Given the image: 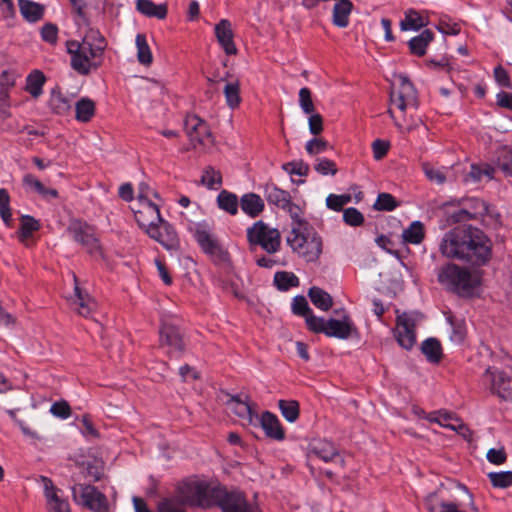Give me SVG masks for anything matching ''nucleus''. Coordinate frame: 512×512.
<instances>
[{
  "instance_id": "32",
  "label": "nucleus",
  "mask_w": 512,
  "mask_h": 512,
  "mask_svg": "<svg viewBox=\"0 0 512 512\" xmlns=\"http://www.w3.org/2000/svg\"><path fill=\"white\" fill-rule=\"evenodd\" d=\"M428 20L425 16L421 15L419 12L410 9L405 12V17L400 23L401 30L409 31V30H419L420 28L426 26Z\"/></svg>"
},
{
  "instance_id": "23",
  "label": "nucleus",
  "mask_w": 512,
  "mask_h": 512,
  "mask_svg": "<svg viewBox=\"0 0 512 512\" xmlns=\"http://www.w3.org/2000/svg\"><path fill=\"white\" fill-rule=\"evenodd\" d=\"M75 281L74 296L71 298V305L82 316L88 317L96 308V302L84 292L77 284V278L73 275Z\"/></svg>"
},
{
  "instance_id": "26",
  "label": "nucleus",
  "mask_w": 512,
  "mask_h": 512,
  "mask_svg": "<svg viewBox=\"0 0 512 512\" xmlns=\"http://www.w3.org/2000/svg\"><path fill=\"white\" fill-rule=\"evenodd\" d=\"M240 206L245 214L257 217L264 209V202L259 195L248 193L242 196Z\"/></svg>"
},
{
  "instance_id": "51",
  "label": "nucleus",
  "mask_w": 512,
  "mask_h": 512,
  "mask_svg": "<svg viewBox=\"0 0 512 512\" xmlns=\"http://www.w3.org/2000/svg\"><path fill=\"white\" fill-rule=\"evenodd\" d=\"M428 421L439 424L448 429H455V420H459L447 412H436L427 417Z\"/></svg>"
},
{
  "instance_id": "36",
  "label": "nucleus",
  "mask_w": 512,
  "mask_h": 512,
  "mask_svg": "<svg viewBox=\"0 0 512 512\" xmlns=\"http://www.w3.org/2000/svg\"><path fill=\"white\" fill-rule=\"evenodd\" d=\"M424 235V225L420 221L412 222L402 233L405 242L415 245L422 242Z\"/></svg>"
},
{
  "instance_id": "34",
  "label": "nucleus",
  "mask_w": 512,
  "mask_h": 512,
  "mask_svg": "<svg viewBox=\"0 0 512 512\" xmlns=\"http://www.w3.org/2000/svg\"><path fill=\"white\" fill-rule=\"evenodd\" d=\"M313 453L325 462H330L338 457V451L333 443L322 440L313 445Z\"/></svg>"
},
{
  "instance_id": "54",
  "label": "nucleus",
  "mask_w": 512,
  "mask_h": 512,
  "mask_svg": "<svg viewBox=\"0 0 512 512\" xmlns=\"http://www.w3.org/2000/svg\"><path fill=\"white\" fill-rule=\"evenodd\" d=\"M299 106L303 113L307 115L315 112L311 91L307 87H303L299 90Z\"/></svg>"
},
{
  "instance_id": "18",
  "label": "nucleus",
  "mask_w": 512,
  "mask_h": 512,
  "mask_svg": "<svg viewBox=\"0 0 512 512\" xmlns=\"http://www.w3.org/2000/svg\"><path fill=\"white\" fill-rule=\"evenodd\" d=\"M69 233L73 239L81 243L89 253L99 250L98 239L94 229L86 223L74 222L69 227Z\"/></svg>"
},
{
  "instance_id": "27",
  "label": "nucleus",
  "mask_w": 512,
  "mask_h": 512,
  "mask_svg": "<svg viewBox=\"0 0 512 512\" xmlns=\"http://www.w3.org/2000/svg\"><path fill=\"white\" fill-rule=\"evenodd\" d=\"M351 11L352 3L349 0H338L333 8V24L340 28L347 27Z\"/></svg>"
},
{
  "instance_id": "13",
  "label": "nucleus",
  "mask_w": 512,
  "mask_h": 512,
  "mask_svg": "<svg viewBox=\"0 0 512 512\" xmlns=\"http://www.w3.org/2000/svg\"><path fill=\"white\" fill-rule=\"evenodd\" d=\"M482 379L489 384L492 393L503 400L512 401V373L501 371L498 368H488Z\"/></svg>"
},
{
  "instance_id": "7",
  "label": "nucleus",
  "mask_w": 512,
  "mask_h": 512,
  "mask_svg": "<svg viewBox=\"0 0 512 512\" xmlns=\"http://www.w3.org/2000/svg\"><path fill=\"white\" fill-rule=\"evenodd\" d=\"M247 240L250 246H260L269 254L278 252L281 246L279 230L270 227L261 220L247 229Z\"/></svg>"
},
{
  "instance_id": "17",
  "label": "nucleus",
  "mask_w": 512,
  "mask_h": 512,
  "mask_svg": "<svg viewBox=\"0 0 512 512\" xmlns=\"http://www.w3.org/2000/svg\"><path fill=\"white\" fill-rule=\"evenodd\" d=\"M146 233L168 250L178 246L179 240L175 229L164 219H161L159 224L153 225Z\"/></svg>"
},
{
  "instance_id": "52",
  "label": "nucleus",
  "mask_w": 512,
  "mask_h": 512,
  "mask_svg": "<svg viewBox=\"0 0 512 512\" xmlns=\"http://www.w3.org/2000/svg\"><path fill=\"white\" fill-rule=\"evenodd\" d=\"M425 176L436 184H443L446 180V173L443 169L437 168L429 163L422 165Z\"/></svg>"
},
{
  "instance_id": "12",
  "label": "nucleus",
  "mask_w": 512,
  "mask_h": 512,
  "mask_svg": "<svg viewBox=\"0 0 512 512\" xmlns=\"http://www.w3.org/2000/svg\"><path fill=\"white\" fill-rule=\"evenodd\" d=\"M419 317L418 313H402L397 316L394 335L404 349H411L416 342L415 326Z\"/></svg>"
},
{
  "instance_id": "48",
  "label": "nucleus",
  "mask_w": 512,
  "mask_h": 512,
  "mask_svg": "<svg viewBox=\"0 0 512 512\" xmlns=\"http://www.w3.org/2000/svg\"><path fill=\"white\" fill-rule=\"evenodd\" d=\"M314 169L322 176H334L338 171L336 163L328 158H317Z\"/></svg>"
},
{
  "instance_id": "5",
  "label": "nucleus",
  "mask_w": 512,
  "mask_h": 512,
  "mask_svg": "<svg viewBox=\"0 0 512 512\" xmlns=\"http://www.w3.org/2000/svg\"><path fill=\"white\" fill-rule=\"evenodd\" d=\"M438 281L448 290L462 296L473 295L481 284V275L456 264H447L439 269Z\"/></svg>"
},
{
  "instance_id": "43",
  "label": "nucleus",
  "mask_w": 512,
  "mask_h": 512,
  "mask_svg": "<svg viewBox=\"0 0 512 512\" xmlns=\"http://www.w3.org/2000/svg\"><path fill=\"white\" fill-rule=\"evenodd\" d=\"M218 205L226 212L235 215L238 211V199L236 195L225 190L221 191L217 197Z\"/></svg>"
},
{
  "instance_id": "19",
  "label": "nucleus",
  "mask_w": 512,
  "mask_h": 512,
  "mask_svg": "<svg viewBox=\"0 0 512 512\" xmlns=\"http://www.w3.org/2000/svg\"><path fill=\"white\" fill-rule=\"evenodd\" d=\"M215 37L227 55H236L238 49L234 42L232 24L228 19H221L214 27Z\"/></svg>"
},
{
  "instance_id": "55",
  "label": "nucleus",
  "mask_w": 512,
  "mask_h": 512,
  "mask_svg": "<svg viewBox=\"0 0 512 512\" xmlns=\"http://www.w3.org/2000/svg\"><path fill=\"white\" fill-rule=\"evenodd\" d=\"M282 169L290 175H297L301 177L307 176L309 172L308 164L302 160L285 163L283 164Z\"/></svg>"
},
{
  "instance_id": "3",
  "label": "nucleus",
  "mask_w": 512,
  "mask_h": 512,
  "mask_svg": "<svg viewBox=\"0 0 512 512\" xmlns=\"http://www.w3.org/2000/svg\"><path fill=\"white\" fill-rule=\"evenodd\" d=\"M105 47L104 38L93 29H88L81 41H67L66 48L71 56V67L77 73L87 75L99 66Z\"/></svg>"
},
{
  "instance_id": "61",
  "label": "nucleus",
  "mask_w": 512,
  "mask_h": 512,
  "mask_svg": "<svg viewBox=\"0 0 512 512\" xmlns=\"http://www.w3.org/2000/svg\"><path fill=\"white\" fill-rule=\"evenodd\" d=\"M159 200L156 191L147 183L141 182L138 186L137 197L134 201H155Z\"/></svg>"
},
{
  "instance_id": "22",
  "label": "nucleus",
  "mask_w": 512,
  "mask_h": 512,
  "mask_svg": "<svg viewBox=\"0 0 512 512\" xmlns=\"http://www.w3.org/2000/svg\"><path fill=\"white\" fill-rule=\"evenodd\" d=\"M227 407L235 415H237L242 421L252 424L256 418H258L253 405L248 401V397L242 399L239 396H232L227 401Z\"/></svg>"
},
{
  "instance_id": "11",
  "label": "nucleus",
  "mask_w": 512,
  "mask_h": 512,
  "mask_svg": "<svg viewBox=\"0 0 512 512\" xmlns=\"http://www.w3.org/2000/svg\"><path fill=\"white\" fill-rule=\"evenodd\" d=\"M216 505L222 512H260L259 507L255 503L249 502L244 493L238 490L222 488L218 493Z\"/></svg>"
},
{
  "instance_id": "40",
  "label": "nucleus",
  "mask_w": 512,
  "mask_h": 512,
  "mask_svg": "<svg viewBox=\"0 0 512 512\" xmlns=\"http://www.w3.org/2000/svg\"><path fill=\"white\" fill-rule=\"evenodd\" d=\"M421 350L422 353L428 359V361L432 363L439 362L442 355V350L438 340L434 338H429L425 340L421 345Z\"/></svg>"
},
{
  "instance_id": "35",
  "label": "nucleus",
  "mask_w": 512,
  "mask_h": 512,
  "mask_svg": "<svg viewBox=\"0 0 512 512\" xmlns=\"http://www.w3.org/2000/svg\"><path fill=\"white\" fill-rule=\"evenodd\" d=\"M45 83V76L39 70H34L26 79V91L34 98L42 94V87Z\"/></svg>"
},
{
  "instance_id": "6",
  "label": "nucleus",
  "mask_w": 512,
  "mask_h": 512,
  "mask_svg": "<svg viewBox=\"0 0 512 512\" xmlns=\"http://www.w3.org/2000/svg\"><path fill=\"white\" fill-rule=\"evenodd\" d=\"M221 490V487L211 486L204 481L191 480L180 487L178 499L183 505L210 507L216 505Z\"/></svg>"
},
{
  "instance_id": "29",
  "label": "nucleus",
  "mask_w": 512,
  "mask_h": 512,
  "mask_svg": "<svg viewBox=\"0 0 512 512\" xmlns=\"http://www.w3.org/2000/svg\"><path fill=\"white\" fill-rule=\"evenodd\" d=\"M136 8L147 17L164 19L167 15V6L165 4L157 5L151 0H137Z\"/></svg>"
},
{
  "instance_id": "39",
  "label": "nucleus",
  "mask_w": 512,
  "mask_h": 512,
  "mask_svg": "<svg viewBox=\"0 0 512 512\" xmlns=\"http://www.w3.org/2000/svg\"><path fill=\"white\" fill-rule=\"evenodd\" d=\"M309 297L312 303L323 311L329 310L333 304L331 296L318 287H312L309 290Z\"/></svg>"
},
{
  "instance_id": "21",
  "label": "nucleus",
  "mask_w": 512,
  "mask_h": 512,
  "mask_svg": "<svg viewBox=\"0 0 512 512\" xmlns=\"http://www.w3.org/2000/svg\"><path fill=\"white\" fill-rule=\"evenodd\" d=\"M132 502L135 512H152L142 498L135 496L132 498ZM157 512H185V509L178 497H173L159 501Z\"/></svg>"
},
{
  "instance_id": "15",
  "label": "nucleus",
  "mask_w": 512,
  "mask_h": 512,
  "mask_svg": "<svg viewBox=\"0 0 512 512\" xmlns=\"http://www.w3.org/2000/svg\"><path fill=\"white\" fill-rule=\"evenodd\" d=\"M131 209L136 222L145 232L162 219L156 201H134Z\"/></svg>"
},
{
  "instance_id": "31",
  "label": "nucleus",
  "mask_w": 512,
  "mask_h": 512,
  "mask_svg": "<svg viewBox=\"0 0 512 512\" xmlns=\"http://www.w3.org/2000/svg\"><path fill=\"white\" fill-rule=\"evenodd\" d=\"M432 40L433 33L426 29L409 41V49L412 54L423 56L426 53V49Z\"/></svg>"
},
{
  "instance_id": "4",
  "label": "nucleus",
  "mask_w": 512,
  "mask_h": 512,
  "mask_svg": "<svg viewBox=\"0 0 512 512\" xmlns=\"http://www.w3.org/2000/svg\"><path fill=\"white\" fill-rule=\"evenodd\" d=\"M286 241L291 250L306 262H317L322 255L323 239L309 225L292 226Z\"/></svg>"
},
{
  "instance_id": "2",
  "label": "nucleus",
  "mask_w": 512,
  "mask_h": 512,
  "mask_svg": "<svg viewBox=\"0 0 512 512\" xmlns=\"http://www.w3.org/2000/svg\"><path fill=\"white\" fill-rule=\"evenodd\" d=\"M419 101L414 85L405 76L398 77V84L390 92L388 114L401 134L418 128L422 121L407 113L418 109Z\"/></svg>"
},
{
  "instance_id": "42",
  "label": "nucleus",
  "mask_w": 512,
  "mask_h": 512,
  "mask_svg": "<svg viewBox=\"0 0 512 512\" xmlns=\"http://www.w3.org/2000/svg\"><path fill=\"white\" fill-rule=\"evenodd\" d=\"M274 283L279 290L286 291L299 284L298 277L292 272L281 271L274 275Z\"/></svg>"
},
{
  "instance_id": "38",
  "label": "nucleus",
  "mask_w": 512,
  "mask_h": 512,
  "mask_svg": "<svg viewBox=\"0 0 512 512\" xmlns=\"http://www.w3.org/2000/svg\"><path fill=\"white\" fill-rule=\"evenodd\" d=\"M50 108L59 115L66 114L71 108V101L61 92L53 90L49 99Z\"/></svg>"
},
{
  "instance_id": "14",
  "label": "nucleus",
  "mask_w": 512,
  "mask_h": 512,
  "mask_svg": "<svg viewBox=\"0 0 512 512\" xmlns=\"http://www.w3.org/2000/svg\"><path fill=\"white\" fill-rule=\"evenodd\" d=\"M36 481L43 489L48 512H71L69 502L64 497L63 491L56 487L50 478L39 476Z\"/></svg>"
},
{
  "instance_id": "44",
  "label": "nucleus",
  "mask_w": 512,
  "mask_h": 512,
  "mask_svg": "<svg viewBox=\"0 0 512 512\" xmlns=\"http://www.w3.org/2000/svg\"><path fill=\"white\" fill-rule=\"evenodd\" d=\"M279 409L283 417L290 423L295 422L299 416V405L297 401L280 400Z\"/></svg>"
},
{
  "instance_id": "1",
  "label": "nucleus",
  "mask_w": 512,
  "mask_h": 512,
  "mask_svg": "<svg viewBox=\"0 0 512 512\" xmlns=\"http://www.w3.org/2000/svg\"><path fill=\"white\" fill-rule=\"evenodd\" d=\"M439 250L448 259L482 266L491 259L492 242L482 230L463 225L454 227L444 234Z\"/></svg>"
},
{
  "instance_id": "20",
  "label": "nucleus",
  "mask_w": 512,
  "mask_h": 512,
  "mask_svg": "<svg viewBox=\"0 0 512 512\" xmlns=\"http://www.w3.org/2000/svg\"><path fill=\"white\" fill-rule=\"evenodd\" d=\"M327 331L328 337H334L338 339H348L354 335H357V328L351 318L344 314L341 319H329L327 320Z\"/></svg>"
},
{
  "instance_id": "8",
  "label": "nucleus",
  "mask_w": 512,
  "mask_h": 512,
  "mask_svg": "<svg viewBox=\"0 0 512 512\" xmlns=\"http://www.w3.org/2000/svg\"><path fill=\"white\" fill-rule=\"evenodd\" d=\"M500 215L484 201L477 198L467 199L458 214L456 220L477 219L483 224L494 226L499 223Z\"/></svg>"
},
{
  "instance_id": "46",
  "label": "nucleus",
  "mask_w": 512,
  "mask_h": 512,
  "mask_svg": "<svg viewBox=\"0 0 512 512\" xmlns=\"http://www.w3.org/2000/svg\"><path fill=\"white\" fill-rule=\"evenodd\" d=\"M488 478L495 488L505 489L512 486V471L490 472Z\"/></svg>"
},
{
  "instance_id": "47",
  "label": "nucleus",
  "mask_w": 512,
  "mask_h": 512,
  "mask_svg": "<svg viewBox=\"0 0 512 512\" xmlns=\"http://www.w3.org/2000/svg\"><path fill=\"white\" fill-rule=\"evenodd\" d=\"M201 183L208 189L217 190L222 184V177L219 171L209 167L204 170Z\"/></svg>"
},
{
  "instance_id": "50",
  "label": "nucleus",
  "mask_w": 512,
  "mask_h": 512,
  "mask_svg": "<svg viewBox=\"0 0 512 512\" xmlns=\"http://www.w3.org/2000/svg\"><path fill=\"white\" fill-rule=\"evenodd\" d=\"M351 200L350 194H329L326 197V206L333 211H341Z\"/></svg>"
},
{
  "instance_id": "56",
  "label": "nucleus",
  "mask_w": 512,
  "mask_h": 512,
  "mask_svg": "<svg viewBox=\"0 0 512 512\" xmlns=\"http://www.w3.org/2000/svg\"><path fill=\"white\" fill-rule=\"evenodd\" d=\"M39 229V223L37 220L30 216H24L21 222V228L19 232L20 239L24 241L29 238L34 231Z\"/></svg>"
},
{
  "instance_id": "57",
  "label": "nucleus",
  "mask_w": 512,
  "mask_h": 512,
  "mask_svg": "<svg viewBox=\"0 0 512 512\" xmlns=\"http://www.w3.org/2000/svg\"><path fill=\"white\" fill-rule=\"evenodd\" d=\"M10 197L5 189H0V216L6 225H10L12 213L9 206Z\"/></svg>"
},
{
  "instance_id": "58",
  "label": "nucleus",
  "mask_w": 512,
  "mask_h": 512,
  "mask_svg": "<svg viewBox=\"0 0 512 512\" xmlns=\"http://www.w3.org/2000/svg\"><path fill=\"white\" fill-rule=\"evenodd\" d=\"M306 324L308 328L316 333H324L326 335L327 331V320L322 317H316L313 313H309L305 317Z\"/></svg>"
},
{
  "instance_id": "10",
  "label": "nucleus",
  "mask_w": 512,
  "mask_h": 512,
  "mask_svg": "<svg viewBox=\"0 0 512 512\" xmlns=\"http://www.w3.org/2000/svg\"><path fill=\"white\" fill-rule=\"evenodd\" d=\"M194 238L203 250L214 261L225 262L228 260V253L205 224L195 225Z\"/></svg>"
},
{
  "instance_id": "37",
  "label": "nucleus",
  "mask_w": 512,
  "mask_h": 512,
  "mask_svg": "<svg viewBox=\"0 0 512 512\" xmlns=\"http://www.w3.org/2000/svg\"><path fill=\"white\" fill-rule=\"evenodd\" d=\"M75 111L78 121L88 122L95 113V103L89 98H82L76 103Z\"/></svg>"
},
{
  "instance_id": "28",
  "label": "nucleus",
  "mask_w": 512,
  "mask_h": 512,
  "mask_svg": "<svg viewBox=\"0 0 512 512\" xmlns=\"http://www.w3.org/2000/svg\"><path fill=\"white\" fill-rule=\"evenodd\" d=\"M265 197L269 204L283 209L291 201L289 192L282 190L274 184H268L265 187Z\"/></svg>"
},
{
  "instance_id": "9",
  "label": "nucleus",
  "mask_w": 512,
  "mask_h": 512,
  "mask_svg": "<svg viewBox=\"0 0 512 512\" xmlns=\"http://www.w3.org/2000/svg\"><path fill=\"white\" fill-rule=\"evenodd\" d=\"M75 503L94 512H107L108 502L106 496L96 487L85 484H75L71 488Z\"/></svg>"
},
{
  "instance_id": "63",
  "label": "nucleus",
  "mask_w": 512,
  "mask_h": 512,
  "mask_svg": "<svg viewBox=\"0 0 512 512\" xmlns=\"http://www.w3.org/2000/svg\"><path fill=\"white\" fill-rule=\"evenodd\" d=\"M292 311L294 314L303 317H306L309 313L312 312L307 300L303 296H297L293 299Z\"/></svg>"
},
{
  "instance_id": "49",
  "label": "nucleus",
  "mask_w": 512,
  "mask_h": 512,
  "mask_svg": "<svg viewBox=\"0 0 512 512\" xmlns=\"http://www.w3.org/2000/svg\"><path fill=\"white\" fill-rule=\"evenodd\" d=\"M282 210L286 211L291 217L293 221L292 226H308V223L304 219L303 210L299 205L290 201Z\"/></svg>"
},
{
  "instance_id": "16",
  "label": "nucleus",
  "mask_w": 512,
  "mask_h": 512,
  "mask_svg": "<svg viewBox=\"0 0 512 512\" xmlns=\"http://www.w3.org/2000/svg\"><path fill=\"white\" fill-rule=\"evenodd\" d=\"M160 344L171 357H179L184 350L182 336L176 325L163 322L160 329Z\"/></svg>"
},
{
  "instance_id": "30",
  "label": "nucleus",
  "mask_w": 512,
  "mask_h": 512,
  "mask_svg": "<svg viewBox=\"0 0 512 512\" xmlns=\"http://www.w3.org/2000/svg\"><path fill=\"white\" fill-rule=\"evenodd\" d=\"M19 9L28 22H37L44 14V7L30 0H19Z\"/></svg>"
},
{
  "instance_id": "24",
  "label": "nucleus",
  "mask_w": 512,
  "mask_h": 512,
  "mask_svg": "<svg viewBox=\"0 0 512 512\" xmlns=\"http://www.w3.org/2000/svg\"><path fill=\"white\" fill-rule=\"evenodd\" d=\"M260 424L267 437L281 441L284 439L285 434L276 415L266 411L260 418Z\"/></svg>"
},
{
  "instance_id": "41",
  "label": "nucleus",
  "mask_w": 512,
  "mask_h": 512,
  "mask_svg": "<svg viewBox=\"0 0 512 512\" xmlns=\"http://www.w3.org/2000/svg\"><path fill=\"white\" fill-rule=\"evenodd\" d=\"M225 100L231 109H235L241 102L240 83L238 80L228 82L224 87Z\"/></svg>"
},
{
  "instance_id": "64",
  "label": "nucleus",
  "mask_w": 512,
  "mask_h": 512,
  "mask_svg": "<svg viewBox=\"0 0 512 512\" xmlns=\"http://www.w3.org/2000/svg\"><path fill=\"white\" fill-rule=\"evenodd\" d=\"M50 412L55 417L67 419L71 415V408L66 401H58L51 405Z\"/></svg>"
},
{
  "instance_id": "62",
  "label": "nucleus",
  "mask_w": 512,
  "mask_h": 512,
  "mask_svg": "<svg viewBox=\"0 0 512 512\" xmlns=\"http://www.w3.org/2000/svg\"><path fill=\"white\" fill-rule=\"evenodd\" d=\"M305 148L309 155H317L328 149V143L324 139L314 138L306 143Z\"/></svg>"
},
{
  "instance_id": "25",
  "label": "nucleus",
  "mask_w": 512,
  "mask_h": 512,
  "mask_svg": "<svg viewBox=\"0 0 512 512\" xmlns=\"http://www.w3.org/2000/svg\"><path fill=\"white\" fill-rule=\"evenodd\" d=\"M23 185L30 191L37 193L45 200H51L58 196V192L53 188L45 187L35 176L26 174L23 177Z\"/></svg>"
},
{
  "instance_id": "33",
  "label": "nucleus",
  "mask_w": 512,
  "mask_h": 512,
  "mask_svg": "<svg viewBox=\"0 0 512 512\" xmlns=\"http://www.w3.org/2000/svg\"><path fill=\"white\" fill-rule=\"evenodd\" d=\"M135 45L137 49V60L144 66H150L153 62V55L147 38L144 34H137L135 38Z\"/></svg>"
},
{
  "instance_id": "45",
  "label": "nucleus",
  "mask_w": 512,
  "mask_h": 512,
  "mask_svg": "<svg viewBox=\"0 0 512 512\" xmlns=\"http://www.w3.org/2000/svg\"><path fill=\"white\" fill-rule=\"evenodd\" d=\"M494 169L490 166L480 167L477 165H472L469 173L465 176L464 181L466 183H477L484 176H486L488 179L492 178Z\"/></svg>"
},
{
  "instance_id": "53",
  "label": "nucleus",
  "mask_w": 512,
  "mask_h": 512,
  "mask_svg": "<svg viewBox=\"0 0 512 512\" xmlns=\"http://www.w3.org/2000/svg\"><path fill=\"white\" fill-rule=\"evenodd\" d=\"M373 207L378 211H392L397 207V202L391 194L380 193Z\"/></svg>"
},
{
  "instance_id": "60",
  "label": "nucleus",
  "mask_w": 512,
  "mask_h": 512,
  "mask_svg": "<svg viewBox=\"0 0 512 512\" xmlns=\"http://www.w3.org/2000/svg\"><path fill=\"white\" fill-rule=\"evenodd\" d=\"M343 220L347 225L355 227L364 222V216L358 209L350 207L343 211Z\"/></svg>"
},
{
  "instance_id": "59",
  "label": "nucleus",
  "mask_w": 512,
  "mask_h": 512,
  "mask_svg": "<svg viewBox=\"0 0 512 512\" xmlns=\"http://www.w3.org/2000/svg\"><path fill=\"white\" fill-rule=\"evenodd\" d=\"M189 138L195 144L207 145L212 142L211 133L205 121L202 123L199 130L193 133Z\"/></svg>"
}]
</instances>
